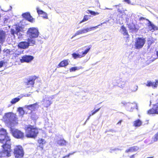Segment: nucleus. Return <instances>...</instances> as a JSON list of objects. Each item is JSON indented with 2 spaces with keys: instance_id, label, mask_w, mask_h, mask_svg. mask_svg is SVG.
<instances>
[{
  "instance_id": "obj_12",
  "label": "nucleus",
  "mask_w": 158,
  "mask_h": 158,
  "mask_svg": "<svg viewBox=\"0 0 158 158\" xmlns=\"http://www.w3.org/2000/svg\"><path fill=\"white\" fill-rule=\"evenodd\" d=\"M34 57L31 55H25L22 57V58L20 59L21 63H29L31 62L33 59Z\"/></svg>"
},
{
  "instance_id": "obj_15",
  "label": "nucleus",
  "mask_w": 158,
  "mask_h": 158,
  "mask_svg": "<svg viewBox=\"0 0 158 158\" xmlns=\"http://www.w3.org/2000/svg\"><path fill=\"white\" fill-rule=\"evenodd\" d=\"M90 31H91L90 27L87 28L85 29H83L81 30H79V31H77L76 32L74 35L72 37V38H73L74 37L78 35H79L80 34H81L83 33H85Z\"/></svg>"
},
{
  "instance_id": "obj_35",
  "label": "nucleus",
  "mask_w": 158,
  "mask_h": 158,
  "mask_svg": "<svg viewBox=\"0 0 158 158\" xmlns=\"http://www.w3.org/2000/svg\"><path fill=\"white\" fill-rule=\"evenodd\" d=\"M22 29V28L21 27L16 26L15 27V30L16 32V35H18V34L21 31Z\"/></svg>"
},
{
  "instance_id": "obj_58",
  "label": "nucleus",
  "mask_w": 158,
  "mask_h": 158,
  "mask_svg": "<svg viewBox=\"0 0 158 158\" xmlns=\"http://www.w3.org/2000/svg\"><path fill=\"white\" fill-rule=\"evenodd\" d=\"M153 156H151V157H147V158H153Z\"/></svg>"
},
{
  "instance_id": "obj_37",
  "label": "nucleus",
  "mask_w": 158,
  "mask_h": 158,
  "mask_svg": "<svg viewBox=\"0 0 158 158\" xmlns=\"http://www.w3.org/2000/svg\"><path fill=\"white\" fill-rule=\"evenodd\" d=\"M122 149L121 148H115L114 149H111L110 150V152L112 153L114 151L117 153L119 151H121Z\"/></svg>"
},
{
  "instance_id": "obj_8",
  "label": "nucleus",
  "mask_w": 158,
  "mask_h": 158,
  "mask_svg": "<svg viewBox=\"0 0 158 158\" xmlns=\"http://www.w3.org/2000/svg\"><path fill=\"white\" fill-rule=\"evenodd\" d=\"M14 153L15 158H22L23 157L24 153L22 147L18 145L14 148Z\"/></svg>"
},
{
  "instance_id": "obj_9",
  "label": "nucleus",
  "mask_w": 158,
  "mask_h": 158,
  "mask_svg": "<svg viewBox=\"0 0 158 158\" xmlns=\"http://www.w3.org/2000/svg\"><path fill=\"white\" fill-rule=\"evenodd\" d=\"M145 38L143 37L137 38L135 40V47L136 49H139L143 48L145 43Z\"/></svg>"
},
{
  "instance_id": "obj_59",
  "label": "nucleus",
  "mask_w": 158,
  "mask_h": 158,
  "mask_svg": "<svg viewBox=\"0 0 158 158\" xmlns=\"http://www.w3.org/2000/svg\"><path fill=\"white\" fill-rule=\"evenodd\" d=\"M108 21L106 20L105 22H104L103 23V24L105 23H106V22H108Z\"/></svg>"
},
{
  "instance_id": "obj_3",
  "label": "nucleus",
  "mask_w": 158,
  "mask_h": 158,
  "mask_svg": "<svg viewBox=\"0 0 158 158\" xmlns=\"http://www.w3.org/2000/svg\"><path fill=\"white\" fill-rule=\"evenodd\" d=\"M2 145L3 148V150L0 152V158H2L5 157H10L11 156L10 143H4Z\"/></svg>"
},
{
  "instance_id": "obj_52",
  "label": "nucleus",
  "mask_w": 158,
  "mask_h": 158,
  "mask_svg": "<svg viewBox=\"0 0 158 158\" xmlns=\"http://www.w3.org/2000/svg\"><path fill=\"white\" fill-rule=\"evenodd\" d=\"M23 95V97H29L30 95V94H26L24 95Z\"/></svg>"
},
{
  "instance_id": "obj_40",
  "label": "nucleus",
  "mask_w": 158,
  "mask_h": 158,
  "mask_svg": "<svg viewBox=\"0 0 158 158\" xmlns=\"http://www.w3.org/2000/svg\"><path fill=\"white\" fill-rule=\"evenodd\" d=\"M89 16L88 15H85L84 16L83 19L80 22V23H82L85 21H87L89 19Z\"/></svg>"
},
{
  "instance_id": "obj_61",
  "label": "nucleus",
  "mask_w": 158,
  "mask_h": 158,
  "mask_svg": "<svg viewBox=\"0 0 158 158\" xmlns=\"http://www.w3.org/2000/svg\"><path fill=\"white\" fill-rule=\"evenodd\" d=\"M112 131V129H111V130H109V131Z\"/></svg>"
},
{
  "instance_id": "obj_23",
  "label": "nucleus",
  "mask_w": 158,
  "mask_h": 158,
  "mask_svg": "<svg viewBox=\"0 0 158 158\" xmlns=\"http://www.w3.org/2000/svg\"><path fill=\"white\" fill-rule=\"evenodd\" d=\"M121 32L124 35L128 36V34L126 28L124 25L121 26Z\"/></svg>"
},
{
  "instance_id": "obj_45",
  "label": "nucleus",
  "mask_w": 158,
  "mask_h": 158,
  "mask_svg": "<svg viewBox=\"0 0 158 158\" xmlns=\"http://www.w3.org/2000/svg\"><path fill=\"white\" fill-rule=\"evenodd\" d=\"M10 32L11 34L12 35H14L15 34H16L15 30L14 29H11Z\"/></svg>"
},
{
  "instance_id": "obj_7",
  "label": "nucleus",
  "mask_w": 158,
  "mask_h": 158,
  "mask_svg": "<svg viewBox=\"0 0 158 158\" xmlns=\"http://www.w3.org/2000/svg\"><path fill=\"white\" fill-rule=\"evenodd\" d=\"M10 132L15 138L17 139H23L24 137V133L17 129L10 127Z\"/></svg>"
},
{
  "instance_id": "obj_36",
  "label": "nucleus",
  "mask_w": 158,
  "mask_h": 158,
  "mask_svg": "<svg viewBox=\"0 0 158 158\" xmlns=\"http://www.w3.org/2000/svg\"><path fill=\"white\" fill-rule=\"evenodd\" d=\"M91 48V47L89 46L87 49H85L84 52H82V56H83V57L86 54H87V53L89 52L90 49Z\"/></svg>"
},
{
  "instance_id": "obj_17",
  "label": "nucleus",
  "mask_w": 158,
  "mask_h": 158,
  "mask_svg": "<svg viewBox=\"0 0 158 158\" xmlns=\"http://www.w3.org/2000/svg\"><path fill=\"white\" fill-rule=\"evenodd\" d=\"M6 37V32L2 30H0V44H3L5 42Z\"/></svg>"
},
{
  "instance_id": "obj_33",
  "label": "nucleus",
  "mask_w": 158,
  "mask_h": 158,
  "mask_svg": "<svg viewBox=\"0 0 158 158\" xmlns=\"http://www.w3.org/2000/svg\"><path fill=\"white\" fill-rule=\"evenodd\" d=\"M86 12L88 14H90L92 15L95 16L96 15H99V13L98 12H96L94 11L88 10H87Z\"/></svg>"
},
{
  "instance_id": "obj_57",
  "label": "nucleus",
  "mask_w": 158,
  "mask_h": 158,
  "mask_svg": "<svg viewBox=\"0 0 158 158\" xmlns=\"http://www.w3.org/2000/svg\"><path fill=\"white\" fill-rule=\"evenodd\" d=\"M156 55L158 57V50L156 52Z\"/></svg>"
},
{
  "instance_id": "obj_38",
  "label": "nucleus",
  "mask_w": 158,
  "mask_h": 158,
  "mask_svg": "<svg viewBox=\"0 0 158 158\" xmlns=\"http://www.w3.org/2000/svg\"><path fill=\"white\" fill-rule=\"evenodd\" d=\"M152 140L155 142L158 140V132L152 138Z\"/></svg>"
},
{
  "instance_id": "obj_10",
  "label": "nucleus",
  "mask_w": 158,
  "mask_h": 158,
  "mask_svg": "<svg viewBox=\"0 0 158 158\" xmlns=\"http://www.w3.org/2000/svg\"><path fill=\"white\" fill-rule=\"evenodd\" d=\"M38 103L37 102L33 104L25 105L24 108L25 111H27L28 113L31 114L33 111L35 110L38 107Z\"/></svg>"
},
{
  "instance_id": "obj_31",
  "label": "nucleus",
  "mask_w": 158,
  "mask_h": 158,
  "mask_svg": "<svg viewBox=\"0 0 158 158\" xmlns=\"http://www.w3.org/2000/svg\"><path fill=\"white\" fill-rule=\"evenodd\" d=\"M155 109L153 106L152 108L149 110L148 111V114H156V111Z\"/></svg>"
},
{
  "instance_id": "obj_55",
  "label": "nucleus",
  "mask_w": 158,
  "mask_h": 158,
  "mask_svg": "<svg viewBox=\"0 0 158 158\" xmlns=\"http://www.w3.org/2000/svg\"><path fill=\"white\" fill-rule=\"evenodd\" d=\"M2 111H3L2 109V108L0 109V115H1L2 114Z\"/></svg>"
},
{
  "instance_id": "obj_39",
  "label": "nucleus",
  "mask_w": 158,
  "mask_h": 158,
  "mask_svg": "<svg viewBox=\"0 0 158 158\" xmlns=\"http://www.w3.org/2000/svg\"><path fill=\"white\" fill-rule=\"evenodd\" d=\"M122 103L126 107H131V108H132L131 106H130L131 103L130 102H122Z\"/></svg>"
},
{
  "instance_id": "obj_63",
  "label": "nucleus",
  "mask_w": 158,
  "mask_h": 158,
  "mask_svg": "<svg viewBox=\"0 0 158 158\" xmlns=\"http://www.w3.org/2000/svg\"><path fill=\"white\" fill-rule=\"evenodd\" d=\"M150 104H151V103H152V102H151V100L150 101Z\"/></svg>"
},
{
  "instance_id": "obj_48",
  "label": "nucleus",
  "mask_w": 158,
  "mask_h": 158,
  "mask_svg": "<svg viewBox=\"0 0 158 158\" xmlns=\"http://www.w3.org/2000/svg\"><path fill=\"white\" fill-rule=\"evenodd\" d=\"M117 11L118 12L121 14H122L124 12V11L123 10H122L121 9L119 8H118Z\"/></svg>"
},
{
  "instance_id": "obj_29",
  "label": "nucleus",
  "mask_w": 158,
  "mask_h": 158,
  "mask_svg": "<svg viewBox=\"0 0 158 158\" xmlns=\"http://www.w3.org/2000/svg\"><path fill=\"white\" fill-rule=\"evenodd\" d=\"M19 115L21 116H23L25 113V111L23 110L22 107H19L17 110Z\"/></svg>"
},
{
  "instance_id": "obj_49",
  "label": "nucleus",
  "mask_w": 158,
  "mask_h": 158,
  "mask_svg": "<svg viewBox=\"0 0 158 158\" xmlns=\"http://www.w3.org/2000/svg\"><path fill=\"white\" fill-rule=\"evenodd\" d=\"M147 19H146V18H144L143 17H140L139 18V20L140 21H142L143 20H146Z\"/></svg>"
},
{
  "instance_id": "obj_43",
  "label": "nucleus",
  "mask_w": 158,
  "mask_h": 158,
  "mask_svg": "<svg viewBox=\"0 0 158 158\" xmlns=\"http://www.w3.org/2000/svg\"><path fill=\"white\" fill-rule=\"evenodd\" d=\"M38 142L40 144H44L45 143V140L42 139H40L38 140Z\"/></svg>"
},
{
  "instance_id": "obj_2",
  "label": "nucleus",
  "mask_w": 158,
  "mask_h": 158,
  "mask_svg": "<svg viewBox=\"0 0 158 158\" xmlns=\"http://www.w3.org/2000/svg\"><path fill=\"white\" fill-rule=\"evenodd\" d=\"M26 136L27 138H35L39 133L38 129L34 126L29 125L26 129Z\"/></svg>"
},
{
  "instance_id": "obj_4",
  "label": "nucleus",
  "mask_w": 158,
  "mask_h": 158,
  "mask_svg": "<svg viewBox=\"0 0 158 158\" xmlns=\"http://www.w3.org/2000/svg\"><path fill=\"white\" fill-rule=\"evenodd\" d=\"M35 43V39L28 38L27 41H22L19 42L18 46L20 48L26 49L28 48L30 45L33 46Z\"/></svg>"
},
{
  "instance_id": "obj_20",
  "label": "nucleus",
  "mask_w": 158,
  "mask_h": 158,
  "mask_svg": "<svg viewBox=\"0 0 158 158\" xmlns=\"http://www.w3.org/2000/svg\"><path fill=\"white\" fill-rule=\"evenodd\" d=\"M139 149V148L136 146H133L130 148L126 150L125 152L128 153L129 152H133L137 151Z\"/></svg>"
},
{
  "instance_id": "obj_50",
  "label": "nucleus",
  "mask_w": 158,
  "mask_h": 158,
  "mask_svg": "<svg viewBox=\"0 0 158 158\" xmlns=\"http://www.w3.org/2000/svg\"><path fill=\"white\" fill-rule=\"evenodd\" d=\"M72 153H69L68 155H66V156H63V158H66V157H67V158H68V157H69V156H70V155H72Z\"/></svg>"
},
{
  "instance_id": "obj_16",
  "label": "nucleus",
  "mask_w": 158,
  "mask_h": 158,
  "mask_svg": "<svg viewBox=\"0 0 158 158\" xmlns=\"http://www.w3.org/2000/svg\"><path fill=\"white\" fill-rule=\"evenodd\" d=\"M158 84V80H156V81H147L146 85L148 87L152 86L153 88H155L157 87Z\"/></svg>"
},
{
  "instance_id": "obj_13",
  "label": "nucleus",
  "mask_w": 158,
  "mask_h": 158,
  "mask_svg": "<svg viewBox=\"0 0 158 158\" xmlns=\"http://www.w3.org/2000/svg\"><path fill=\"white\" fill-rule=\"evenodd\" d=\"M42 104L46 107H48L52 103L51 101L50 98L48 96H45V97H43L42 102Z\"/></svg>"
},
{
  "instance_id": "obj_46",
  "label": "nucleus",
  "mask_w": 158,
  "mask_h": 158,
  "mask_svg": "<svg viewBox=\"0 0 158 158\" xmlns=\"http://www.w3.org/2000/svg\"><path fill=\"white\" fill-rule=\"evenodd\" d=\"M31 117L32 119L34 120H36V119L38 118L37 116L35 115H32Z\"/></svg>"
},
{
  "instance_id": "obj_6",
  "label": "nucleus",
  "mask_w": 158,
  "mask_h": 158,
  "mask_svg": "<svg viewBox=\"0 0 158 158\" xmlns=\"http://www.w3.org/2000/svg\"><path fill=\"white\" fill-rule=\"evenodd\" d=\"M39 33L38 29L34 27L29 28L27 32V36L29 37L28 38L32 39L37 38L39 36Z\"/></svg>"
},
{
  "instance_id": "obj_56",
  "label": "nucleus",
  "mask_w": 158,
  "mask_h": 158,
  "mask_svg": "<svg viewBox=\"0 0 158 158\" xmlns=\"http://www.w3.org/2000/svg\"><path fill=\"white\" fill-rule=\"evenodd\" d=\"M121 122H122V120H120L117 123V124H121Z\"/></svg>"
},
{
  "instance_id": "obj_19",
  "label": "nucleus",
  "mask_w": 158,
  "mask_h": 158,
  "mask_svg": "<svg viewBox=\"0 0 158 158\" xmlns=\"http://www.w3.org/2000/svg\"><path fill=\"white\" fill-rule=\"evenodd\" d=\"M23 97V94H21L17 97L13 99L10 101L11 104H14L19 102Z\"/></svg>"
},
{
  "instance_id": "obj_34",
  "label": "nucleus",
  "mask_w": 158,
  "mask_h": 158,
  "mask_svg": "<svg viewBox=\"0 0 158 158\" xmlns=\"http://www.w3.org/2000/svg\"><path fill=\"white\" fill-rule=\"evenodd\" d=\"M148 48H150V46L152 44L153 42V40H152V38H149L148 40Z\"/></svg>"
},
{
  "instance_id": "obj_1",
  "label": "nucleus",
  "mask_w": 158,
  "mask_h": 158,
  "mask_svg": "<svg viewBox=\"0 0 158 158\" xmlns=\"http://www.w3.org/2000/svg\"><path fill=\"white\" fill-rule=\"evenodd\" d=\"M16 119L15 114L10 112L5 114L3 117L4 121L9 127H11L14 125Z\"/></svg>"
},
{
  "instance_id": "obj_62",
  "label": "nucleus",
  "mask_w": 158,
  "mask_h": 158,
  "mask_svg": "<svg viewBox=\"0 0 158 158\" xmlns=\"http://www.w3.org/2000/svg\"><path fill=\"white\" fill-rule=\"evenodd\" d=\"M86 122H85V123L84 124V125H85V124H86Z\"/></svg>"
},
{
  "instance_id": "obj_11",
  "label": "nucleus",
  "mask_w": 158,
  "mask_h": 158,
  "mask_svg": "<svg viewBox=\"0 0 158 158\" xmlns=\"http://www.w3.org/2000/svg\"><path fill=\"white\" fill-rule=\"evenodd\" d=\"M37 78L35 76H31L29 77L27 80V81L25 82V85H27V87H32L34 85L35 81Z\"/></svg>"
},
{
  "instance_id": "obj_64",
  "label": "nucleus",
  "mask_w": 158,
  "mask_h": 158,
  "mask_svg": "<svg viewBox=\"0 0 158 158\" xmlns=\"http://www.w3.org/2000/svg\"><path fill=\"white\" fill-rule=\"evenodd\" d=\"M43 16H45V15H43Z\"/></svg>"
},
{
  "instance_id": "obj_51",
  "label": "nucleus",
  "mask_w": 158,
  "mask_h": 158,
  "mask_svg": "<svg viewBox=\"0 0 158 158\" xmlns=\"http://www.w3.org/2000/svg\"><path fill=\"white\" fill-rule=\"evenodd\" d=\"M124 2L128 4H130L131 3V1L130 0H124Z\"/></svg>"
},
{
  "instance_id": "obj_54",
  "label": "nucleus",
  "mask_w": 158,
  "mask_h": 158,
  "mask_svg": "<svg viewBox=\"0 0 158 158\" xmlns=\"http://www.w3.org/2000/svg\"><path fill=\"white\" fill-rule=\"evenodd\" d=\"M135 154H134L130 156V158H135Z\"/></svg>"
},
{
  "instance_id": "obj_60",
  "label": "nucleus",
  "mask_w": 158,
  "mask_h": 158,
  "mask_svg": "<svg viewBox=\"0 0 158 158\" xmlns=\"http://www.w3.org/2000/svg\"><path fill=\"white\" fill-rule=\"evenodd\" d=\"M10 10H10L12 9V6H10Z\"/></svg>"
},
{
  "instance_id": "obj_22",
  "label": "nucleus",
  "mask_w": 158,
  "mask_h": 158,
  "mask_svg": "<svg viewBox=\"0 0 158 158\" xmlns=\"http://www.w3.org/2000/svg\"><path fill=\"white\" fill-rule=\"evenodd\" d=\"M125 84V82L122 78L119 79L117 82L118 86L121 88L124 87Z\"/></svg>"
},
{
  "instance_id": "obj_5",
  "label": "nucleus",
  "mask_w": 158,
  "mask_h": 158,
  "mask_svg": "<svg viewBox=\"0 0 158 158\" xmlns=\"http://www.w3.org/2000/svg\"><path fill=\"white\" fill-rule=\"evenodd\" d=\"M10 139L7 135L6 130L3 128L0 130V142L1 143H10Z\"/></svg>"
},
{
  "instance_id": "obj_42",
  "label": "nucleus",
  "mask_w": 158,
  "mask_h": 158,
  "mask_svg": "<svg viewBox=\"0 0 158 158\" xmlns=\"http://www.w3.org/2000/svg\"><path fill=\"white\" fill-rule=\"evenodd\" d=\"M102 24H103V23H102L97 26L90 27V29L91 31L94 30L95 29H96L97 28H98L99 26L102 25Z\"/></svg>"
},
{
  "instance_id": "obj_14",
  "label": "nucleus",
  "mask_w": 158,
  "mask_h": 158,
  "mask_svg": "<svg viewBox=\"0 0 158 158\" xmlns=\"http://www.w3.org/2000/svg\"><path fill=\"white\" fill-rule=\"evenodd\" d=\"M22 16L23 18L30 22L33 23L34 22L35 19L31 16L29 12L24 13L22 14Z\"/></svg>"
},
{
  "instance_id": "obj_32",
  "label": "nucleus",
  "mask_w": 158,
  "mask_h": 158,
  "mask_svg": "<svg viewBox=\"0 0 158 158\" xmlns=\"http://www.w3.org/2000/svg\"><path fill=\"white\" fill-rule=\"evenodd\" d=\"M72 56L74 59H76L77 58H81L83 57V56L81 55L78 53H76L75 52L72 54Z\"/></svg>"
},
{
  "instance_id": "obj_44",
  "label": "nucleus",
  "mask_w": 158,
  "mask_h": 158,
  "mask_svg": "<svg viewBox=\"0 0 158 158\" xmlns=\"http://www.w3.org/2000/svg\"><path fill=\"white\" fill-rule=\"evenodd\" d=\"M6 62L4 60L0 61V68L2 67Z\"/></svg>"
},
{
  "instance_id": "obj_24",
  "label": "nucleus",
  "mask_w": 158,
  "mask_h": 158,
  "mask_svg": "<svg viewBox=\"0 0 158 158\" xmlns=\"http://www.w3.org/2000/svg\"><path fill=\"white\" fill-rule=\"evenodd\" d=\"M69 64L68 60H64L61 61L58 64L59 67H65Z\"/></svg>"
},
{
  "instance_id": "obj_28",
  "label": "nucleus",
  "mask_w": 158,
  "mask_h": 158,
  "mask_svg": "<svg viewBox=\"0 0 158 158\" xmlns=\"http://www.w3.org/2000/svg\"><path fill=\"white\" fill-rule=\"evenodd\" d=\"M66 141L64 139H60L57 141V143L61 146L66 145Z\"/></svg>"
},
{
  "instance_id": "obj_41",
  "label": "nucleus",
  "mask_w": 158,
  "mask_h": 158,
  "mask_svg": "<svg viewBox=\"0 0 158 158\" xmlns=\"http://www.w3.org/2000/svg\"><path fill=\"white\" fill-rule=\"evenodd\" d=\"M153 106L156 111V114H158V103L153 105Z\"/></svg>"
},
{
  "instance_id": "obj_27",
  "label": "nucleus",
  "mask_w": 158,
  "mask_h": 158,
  "mask_svg": "<svg viewBox=\"0 0 158 158\" xmlns=\"http://www.w3.org/2000/svg\"><path fill=\"white\" fill-rule=\"evenodd\" d=\"M100 109V108H99L95 110H92L91 111L90 113H89V116L88 118L86 120V122H87V121H88L90 118V117L94 115Z\"/></svg>"
},
{
  "instance_id": "obj_18",
  "label": "nucleus",
  "mask_w": 158,
  "mask_h": 158,
  "mask_svg": "<svg viewBox=\"0 0 158 158\" xmlns=\"http://www.w3.org/2000/svg\"><path fill=\"white\" fill-rule=\"evenodd\" d=\"M146 20L148 22V25L149 27V30L152 31H154L155 30H157V27L155 26L148 19H147Z\"/></svg>"
},
{
  "instance_id": "obj_47",
  "label": "nucleus",
  "mask_w": 158,
  "mask_h": 158,
  "mask_svg": "<svg viewBox=\"0 0 158 158\" xmlns=\"http://www.w3.org/2000/svg\"><path fill=\"white\" fill-rule=\"evenodd\" d=\"M138 89V87L137 86H135L134 87V89H132V91L133 92H134L136 91Z\"/></svg>"
},
{
  "instance_id": "obj_21",
  "label": "nucleus",
  "mask_w": 158,
  "mask_h": 158,
  "mask_svg": "<svg viewBox=\"0 0 158 158\" xmlns=\"http://www.w3.org/2000/svg\"><path fill=\"white\" fill-rule=\"evenodd\" d=\"M37 12L39 15H45V16H43V17L44 18L47 19L48 16L47 14L44 12L42 10H40L39 7H37L36 8Z\"/></svg>"
},
{
  "instance_id": "obj_26",
  "label": "nucleus",
  "mask_w": 158,
  "mask_h": 158,
  "mask_svg": "<svg viewBox=\"0 0 158 158\" xmlns=\"http://www.w3.org/2000/svg\"><path fill=\"white\" fill-rule=\"evenodd\" d=\"M128 27L133 32H136L137 31L135 25L133 23H129Z\"/></svg>"
},
{
  "instance_id": "obj_53",
  "label": "nucleus",
  "mask_w": 158,
  "mask_h": 158,
  "mask_svg": "<svg viewBox=\"0 0 158 158\" xmlns=\"http://www.w3.org/2000/svg\"><path fill=\"white\" fill-rule=\"evenodd\" d=\"M104 10H112V8H109L107 7H106L105 9H103Z\"/></svg>"
},
{
  "instance_id": "obj_30",
  "label": "nucleus",
  "mask_w": 158,
  "mask_h": 158,
  "mask_svg": "<svg viewBox=\"0 0 158 158\" xmlns=\"http://www.w3.org/2000/svg\"><path fill=\"white\" fill-rule=\"evenodd\" d=\"M82 67L81 66L79 67H71L69 69L70 72H75L76 70H79L80 69H82Z\"/></svg>"
},
{
  "instance_id": "obj_25",
  "label": "nucleus",
  "mask_w": 158,
  "mask_h": 158,
  "mask_svg": "<svg viewBox=\"0 0 158 158\" xmlns=\"http://www.w3.org/2000/svg\"><path fill=\"white\" fill-rule=\"evenodd\" d=\"M133 126L135 127H139L142 125V122L139 119H138L134 121L133 122Z\"/></svg>"
}]
</instances>
